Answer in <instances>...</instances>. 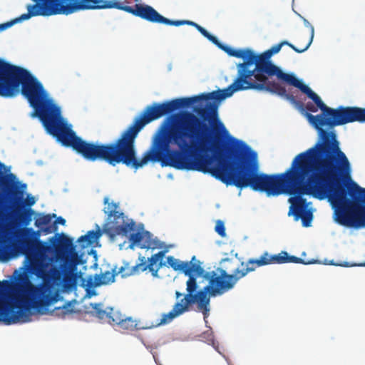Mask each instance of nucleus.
<instances>
[{
    "instance_id": "cd10ccee",
    "label": "nucleus",
    "mask_w": 365,
    "mask_h": 365,
    "mask_svg": "<svg viewBox=\"0 0 365 365\" xmlns=\"http://www.w3.org/2000/svg\"><path fill=\"white\" fill-rule=\"evenodd\" d=\"M72 312V309L69 308V304L66 305H63V307H56L52 313H54L57 316L64 317L66 314H71Z\"/></svg>"
},
{
    "instance_id": "20e7f679",
    "label": "nucleus",
    "mask_w": 365,
    "mask_h": 365,
    "mask_svg": "<svg viewBox=\"0 0 365 365\" xmlns=\"http://www.w3.org/2000/svg\"><path fill=\"white\" fill-rule=\"evenodd\" d=\"M18 251L29 261V272L43 282L28 284L29 294L47 313V307L56 302L51 282L66 280L79 264L85 263L83 254L76 250L71 238L64 233H56L49 239L51 245L40 240L39 231L24 227L19 232Z\"/></svg>"
},
{
    "instance_id": "7ed1b4c3",
    "label": "nucleus",
    "mask_w": 365,
    "mask_h": 365,
    "mask_svg": "<svg viewBox=\"0 0 365 365\" xmlns=\"http://www.w3.org/2000/svg\"><path fill=\"white\" fill-rule=\"evenodd\" d=\"M34 108V116L47 133L66 147L90 161L103 160L112 166L122 163L137 170L151 162L149 149L141 159L136 157L135 139L145 126L141 113L114 142L98 144L83 140L61 115L60 108L48 96L42 83L29 71L9 63L0 65V96L14 97L20 91Z\"/></svg>"
},
{
    "instance_id": "f8f14e48",
    "label": "nucleus",
    "mask_w": 365,
    "mask_h": 365,
    "mask_svg": "<svg viewBox=\"0 0 365 365\" xmlns=\"http://www.w3.org/2000/svg\"><path fill=\"white\" fill-rule=\"evenodd\" d=\"M165 253V251H160L153 255L148 259L143 256L139 257V262L135 265L132 266L131 271L128 274H140L148 269L153 277H158V271L165 264L162 262Z\"/></svg>"
},
{
    "instance_id": "f704fd0d",
    "label": "nucleus",
    "mask_w": 365,
    "mask_h": 365,
    "mask_svg": "<svg viewBox=\"0 0 365 365\" xmlns=\"http://www.w3.org/2000/svg\"><path fill=\"white\" fill-rule=\"evenodd\" d=\"M304 24H305L307 26H309L310 29H311V26H312V25H311V24H309V22L307 20H306V19H304Z\"/></svg>"
},
{
    "instance_id": "dca6fc26",
    "label": "nucleus",
    "mask_w": 365,
    "mask_h": 365,
    "mask_svg": "<svg viewBox=\"0 0 365 365\" xmlns=\"http://www.w3.org/2000/svg\"><path fill=\"white\" fill-rule=\"evenodd\" d=\"M254 262L256 265V268L270 264H307L300 257L289 255L286 251H282L277 255H269L267 252H265L259 259H254Z\"/></svg>"
},
{
    "instance_id": "39448f33",
    "label": "nucleus",
    "mask_w": 365,
    "mask_h": 365,
    "mask_svg": "<svg viewBox=\"0 0 365 365\" xmlns=\"http://www.w3.org/2000/svg\"><path fill=\"white\" fill-rule=\"evenodd\" d=\"M232 262V259L223 258L220 261L222 267L217 268L216 271H204L201 277L208 281V284L198 292L192 293V297L197 303V309L202 312L205 319L209 316L210 297L220 296L233 289L240 279L256 269L254 259H250L246 262V267L235 268L233 272L230 274L228 269L231 267L226 263Z\"/></svg>"
},
{
    "instance_id": "0eeeda50",
    "label": "nucleus",
    "mask_w": 365,
    "mask_h": 365,
    "mask_svg": "<svg viewBox=\"0 0 365 365\" xmlns=\"http://www.w3.org/2000/svg\"><path fill=\"white\" fill-rule=\"evenodd\" d=\"M282 46L279 43L262 53L259 55L255 54V79L257 81H264L267 80V78H269V77L275 76L279 80L299 89L303 93L306 94L308 98H312L318 106L320 105L323 106L319 98L308 86L304 84L293 74L283 72L278 66L272 63L270 58L272 55L279 52Z\"/></svg>"
},
{
    "instance_id": "bb28decb",
    "label": "nucleus",
    "mask_w": 365,
    "mask_h": 365,
    "mask_svg": "<svg viewBox=\"0 0 365 365\" xmlns=\"http://www.w3.org/2000/svg\"><path fill=\"white\" fill-rule=\"evenodd\" d=\"M131 268H132V267L130 266L128 262H124L123 265L121 266L120 267H119L118 269H117L116 267H115L116 274L118 275V274H120L122 277H127L132 276L133 274H128L130 271H131L130 270Z\"/></svg>"
},
{
    "instance_id": "f3484780",
    "label": "nucleus",
    "mask_w": 365,
    "mask_h": 365,
    "mask_svg": "<svg viewBox=\"0 0 365 365\" xmlns=\"http://www.w3.org/2000/svg\"><path fill=\"white\" fill-rule=\"evenodd\" d=\"M115 269L112 272L106 271L101 274H95L93 277L89 276L87 279L86 285L89 288H95L101 285H106L113 283L116 276Z\"/></svg>"
},
{
    "instance_id": "a878e982",
    "label": "nucleus",
    "mask_w": 365,
    "mask_h": 365,
    "mask_svg": "<svg viewBox=\"0 0 365 365\" xmlns=\"http://www.w3.org/2000/svg\"><path fill=\"white\" fill-rule=\"evenodd\" d=\"M60 224L61 225H65L66 220L62 217H58L56 220L54 221L52 226H47L43 229V232L46 235L52 233L56 232L58 229L57 225Z\"/></svg>"
},
{
    "instance_id": "1a4fd4ad",
    "label": "nucleus",
    "mask_w": 365,
    "mask_h": 365,
    "mask_svg": "<svg viewBox=\"0 0 365 365\" xmlns=\"http://www.w3.org/2000/svg\"><path fill=\"white\" fill-rule=\"evenodd\" d=\"M125 12L133 14L135 16L141 18L151 23L163 24L170 26H182L190 25L196 28V29L210 41L215 45L219 43L218 39L210 34L205 29L202 27L197 23L187 20H170L162 16L151 6L141 4H136L133 7L127 6Z\"/></svg>"
},
{
    "instance_id": "423d86ee",
    "label": "nucleus",
    "mask_w": 365,
    "mask_h": 365,
    "mask_svg": "<svg viewBox=\"0 0 365 365\" xmlns=\"http://www.w3.org/2000/svg\"><path fill=\"white\" fill-rule=\"evenodd\" d=\"M9 287V281L0 282V322L6 325L29 322L34 314L33 309L38 314H46L45 310L36 303V299L29 294L28 285L14 290L9 295L11 302L6 301L4 296Z\"/></svg>"
},
{
    "instance_id": "393cba45",
    "label": "nucleus",
    "mask_w": 365,
    "mask_h": 365,
    "mask_svg": "<svg viewBox=\"0 0 365 365\" xmlns=\"http://www.w3.org/2000/svg\"><path fill=\"white\" fill-rule=\"evenodd\" d=\"M108 309L106 322L113 326L116 325L118 327L123 316L118 311L114 310L113 308H109Z\"/></svg>"
},
{
    "instance_id": "b1692460",
    "label": "nucleus",
    "mask_w": 365,
    "mask_h": 365,
    "mask_svg": "<svg viewBox=\"0 0 365 365\" xmlns=\"http://www.w3.org/2000/svg\"><path fill=\"white\" fill-rule=\"evenodd\" d=\"M140 247L143 249H155L157 247V242L153 239V236L149 232H143V240H142Z\"/></svg>"
},
{
    "instance_id": "c756f323",
    "label": "nucleus",
    "mask_w": 365,
    "mask_h": 365,
    "mask_svg": "<svg viewBox=\"0 0 365 365\" xmlns=\"http://www.w3.org/2000/svg\"><path fill=\"white\" fill-rule=\"evenodd\" d=\"M215 231L221 236H225V227L224 223L222 221H218L215 226Z\"/></svg>"
},
{
    "instance_id": "ddd939ff",
    "label": "nucleus",
    "mask_w": 365,
    "mask_h": 365,
    "mask_svg": "<svg viewBox=\"0 0 365 365\" xmlns=\"http://www.w3.org/2000/svg\"><path fill=\"white\" fill-rule=\"evenodd\" d=\"M194 283L192 280H190L188 282V293L184 296V298L182 299L180 302L175 304L170 312L162 314L161 319L158 323V326L167 324L172 322L175 317L190 310V307L196 303L192 297V293H194Z\"/></svg>"
},
{
    "instance_id": "9d476101",
    "label": "nucleus",
    "mask_w": 365,
    "mask_h": 365,
    "mask_svg": "<svg viewBox=\"0 0 365 365\" xmlns=\"http://www.w3.org/2000/svg\"><path fill=\"white\" fill-rule=\"evenodd\" d=\"M104 204L108 205V210L104 212L110 220L103 226V232L106 235L113 239L118 235L127 236L130 231L135 230V222L132 220L130 222H125L124 213L116 210L118 207L117 203H109L108 198L105 197Z\"/></svg>"
},
{
    "instance_id": "6ab92c4d",
    "label": "nucleus",
    "mask_w": 365,
    "mask_h": 365,
    "mask_svg": "<svg viewBox=\"0 0 365 365\" xmlns=\"http://www.w3.org/2000/svg\"><path fill=\"white\" fill-rule=\"evenodd\" d=\"M314 35V26H311V34L309 35V36L308 38L306 37V38H307L306 43L303 46H301V47L295 46L294 45H293L292 43H289L287 41H281L279 43L282 47L283 46L286 45V46H288L289 47H290L292 49H293L295 52L301 53L304 52L309 48L310 45L312 43Z\"/></svg>"
},
{
    "instance_id": "2f4dec72",
    "label": "nucleus",
    "mask_w": 365,
    "mask_h": 365,
    "mask_svg": "<svg viewBox=\"0 0 365 365\" xmlns=\"http://www.w3.org/2000/svg\"><path fill=\"white\" fill-rule=\"evenodd\" d=\"M24 203L29 207L32 206L35 203V199L34 197H28L26 201L24 200Z\"/></svg>"
},
{
    "instance_id": "c85d7f7f",
    "label": "nucleus",
    "mask_w": 365,
    "mask_h": 365,
    "mask_svg": "<svg viewBox=\"0 0 365 365\" xmlns=\"http://www.w3.org/2000/svg\"><path fill=\"white\" fill-rule=\"evenodd\" d=\"M142 240H143V232H135L130 234L129 237V240L131 243V245H138L141 244Z\"/></svg>"
},
{
    "instance_id": "5701e85b",
    "label": "nucleus",
    "mask_w": 365,
    "mask_h": 365,
    "mask_svg": "<svg viewBox=\"0 0 365 365\" xmlns=\"http://www.w3.org/2000/svg\"><path fill=\"white\" fill-rule=\"evenodd\" d=\"M137 322L132 317H123L118 328L122 331H133L137 329Z\"/></svg>"
},
{
    "instance_id": "412c9836",
    "label": "nucleus",
    "mask_w": 365,
    "mask_h": 365,
    "mask_svg": "<svg viewBox=\"0 0 365 365\" xmlns=\"http://www.w3.org/2000/svg\"><path fill=\"white\" fill-rule=\"evenodd\" d=\"M56 217V214H48L43 215L36 220L35 226L40 229L38 230L40 233L41 232H43V229H44V227L47 226H52V225H51L52 219Z\"/></svg>"
},
{
    "instance_id": "4468645a",
    "label": "nucleus",
    "mask_w": 365,
    "mask_h": 365,
    "mask_svg": "<svg viewBox=\"0 0 365 365\" xmlns=\"http://www.w3.org/2000/svg\"><path fill=\"white\" fill-rule=\"evenodd\" d=\"M16 176L14 175V178L11 180V187L8 191H6L2 186H0V188L2 190L4 194L11 195L13 194V197L11 199V203L14 208V212L17 216V220L19 223L22 224L24 226H27L30 224L32 220V215H34V210L31 208H26L22 210L24 207V199L23 195L21 192H15L13 193L14 189V180H15Z\"/></svg>"
},
{
    "instance_id": "2eb2a0df",
    "label": "nucleus",
    "mask_w": 365,
    "mask_h": 365,
    "mask_svg": "<svg viewBox=\"0 0 365 365\" xmlns=\"http://www.w3.org/2000/svg\"><path fill=\"white\" fill-rule=\"evenodd\" d=\"M252 90L259 91H265L276 94L284 98L298 109H304L303 103L297 101L293 94L287 93L284 86H282L281 84L275 82L274 81H269V78H267V80L264 81H257L256 84L252 87Z\"/></svg>"
},
{
    "instance_id": "f03ea898",
    "label": "nucleus",
    "mask_w": 365,
    "mask_h": 365,
    "mask_svg": "<svg viewBox=\"0 0 365 365\" xmlns=\"http://www.w3.org/2000/svg\"><path fill=\"white\" fill-rule=\"evenodd\" d=\"M217 47L229 56L242 58L237 64V76L227 88L192 97L177 98L162 103H153L143 110L145 125L179 109L190 107L205 101L204 106H196L186 113L180 121L168 128L162 126L154 135L149 148L152 163H160L178 170H197L203 173L197 164L212 166L214 160L222 154L223 138L227 131L219 118L220 103L240 91L252 90L255 79V53L249 48L235 49L222 44Z\"/></svg>"
},
{
    "instance_id": "a211bd4d",
    "label": "nucleus",
    "mask_w": 365,
    "mask_h": 365,
    "mask_svg": "<svg viewBox=\"0 0 365 365\" xmlns=\"http://www.w3.org/2000/svg\"><path fill=\"white\" fill-rule=\"evenodd\" d=\"M96 227L97 230L96 231L90 230L85 235L81 236L78 238V242L82 243L83 247L93 245L101 237L103 230L102 231L98 225H96Z\"/></svg>"
},
{
    "instance_id": "9b49d317",
    "label": "nucleus",
    "mask_w": 365,
    "mask_h": 365,
    "mask_svg": "<svg viewBox=\"0 0 365 365\" xmlns=\"http://www.w3.org/2000/svg\"><path fill=\"white\" fill-rule=\"evenodd\" d=\"M167 262L173 270L180 272L188 277V279L186 282L187 293H188V282L190 280H192L194 283V292H195L198 287L197 276H202L204 272L202 262L195 256H192L191 260L187 262L180 261L173 256H168L167 257Z\"/></svg>"
},
{
    "instance_id": "4be33fe9",
    "label": "nucleus",
    "mask_w": 365,
    "mask_h": 365,
    "mask_svg": "<svg viewBox=\"0 0 365 365\" xmlns=\"http://www.w3.org/2000/svg\"><path fill=\"white\" fill-rule=\"evenodd\" d=\"M92 310L91 311V314L98 318L101 320H104L106 322L108 317V311L104 310L103 309L102 304L100 303H91L90 304Z\"/></svg>"
},
{
    "instance_id": "6e6552de",
    "label": "nucleus",
    "mask_w": 365,
    "mask_h": 365,
    "mask_svg": "<svg viewBox=\"0 0 365 365\" xmlns=\"http://www.w3.org/2000/svg\"><path fill=\"white\" fill-rule=\"evenodd\" d=\"M336 221L341 225L359 229L365 227V188L354 184L349 197L335 210Z\"/></svg>"
},
{
    "instance_id": "473e14b6",
    "label": "nucleus",
    "mask_w": 365,
    "mask_h": 365,
    "mask_svg": "<svg viewBox=\"0 0 365 365\" xmlns=\"http://www.w3.org/2000/svg\"><path fill=\"white\" fill-rule=\"evenodd\" d=\"M233 261L232 263H226L227 265H228L230 267H231L230 269H228V271H231L234 267L236 265V261L235 259L233 258H231Z\"/></svg>"
},
{
    "instance_id": "aec40b11",
    "label": "nucleus",
    "mask_w": 365,
    "mask_h": 365,
    "mask_svg": "<svg viewBox=\"0 0 365 365\" xmlns=\"http://www.w3.org/2000/svg\"><path fill=\"white\" fill-rule=\"evenodd\" d=\"M4 168L5 165L0 162V186H2L6 191H8L11 187V180L14 178V175L10 173L4 175L3 173Z\"/></svg>"
},
{
    "instance_id": "f257e3e1",
    "label": "nucleus",
    "mask_w": 365,
    "mask_h": 365,
    "mask_svg": "<svg viewBox=\"0 0 365 365\" xmlns=\"http://www.w3.org/2000/svg\"><path fill=\"white\" fill-rule=\"evenodd\" d=\"M319 98L323 106L309 102L306 109L315 113L319 108L321 114L314 115L306 113L309 122L318 130L319 139L311 148L297 155L286 172L277 175L259 173L257 155L245 143L230 137L226 147L227 155L222 151L217 156L215 166L197 164L212 177L226 185L237 188L250 187L255 191L264 192L268 196L287 193L296 219H301L304 227L311 225L313 214L307 209L308 203L303 195H310L318 200L327 198L337 210L349 195L354 184L341 183V175L350 170V163L333 131L323 129L334 128L350 123H365V108L357 106L328 107Z\"/></svg>"
},
{
    "instance_id": "7c9ffc66",
    "label": "nucleus",
    "mask_w": 365,
    "mask_h": 365,
    "mask_svg": "<svg viewBox=\"0 0 365 365\" xmlns=\"http://www.w3.org/2000/svg\"><path fill=\"white\" fill-rule=\"evenodd\" d=\"M14 24V21H10V22H7V23H4V24H0V31L5 30L6 29L11 26ZM6 63L7 62L4 61V60L0 59V65L2 64V63Z\"/></svg>"
},
{
    "instance_id": "72a5a7b5",
    "label": "nucleus",
    "mask_w": 365,
    "mask_h": 365,
    "mask_svg": "<svg viewBox=\"0 0 365 365\" xmlns=\"http://www.w3.org/2000/svg\"><path fill=\"white\" fill-rule=\"evenodd\" d=\"M181 296H182V294L181 292H180L179 291H176L175 292V297H176L177 299H178Z\"/></svg>"
}]
</instances>
